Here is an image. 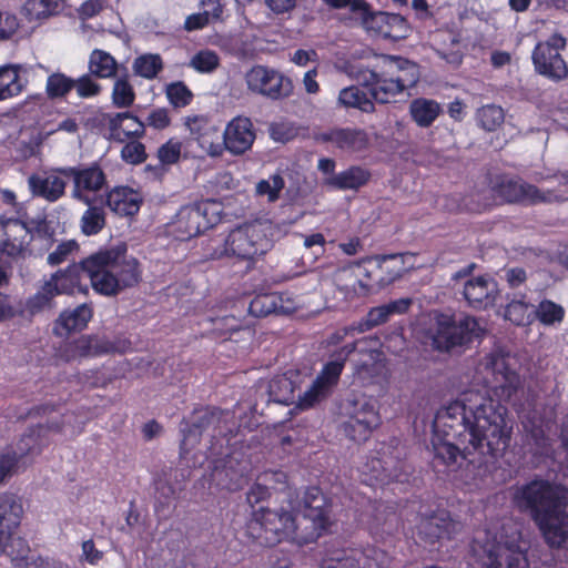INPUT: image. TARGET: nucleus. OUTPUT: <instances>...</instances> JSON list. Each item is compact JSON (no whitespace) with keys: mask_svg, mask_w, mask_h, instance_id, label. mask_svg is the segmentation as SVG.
I'll use <instances>...</instances> for the list:
<instances>
[{"mask_svg":"<svg viewBox=\"0 0 568 568\" xmlns=\"http://www.w3.org/2000/svg\"><path fill=\"white\" fill-rule=\"evenodd\" d=\"M500 557L504 558L506 568H528L529 567L526 551L519 549L518 547H516V548L508 547L503 552H500Z\"/></svg>","mask_w":568,"mask_h":568,"instance_id":"bf43d9fd","label":"nucleus"},{"mask_svg":"<svg viewBox=\"0 0 568 568\" xmlns=\"http://www.w3.org/2000/svg\"><path fill=\"white\" fill-rule=\"evenodd\" d=\"M271 136L277 142H288L297 134V129L288 122H276L270 128Z\"/></svg>","mask_w":568,"mask_h":568,"instance_id":"052dcab7","label":"nucleus"},{"mask_svg":"<svg viewBox=\"0 0 568 568\" xmlns=\"http://www.w3.org/2000/svg\"><path fill=\"white\" fill-rule=\"evenodd\" d=\"M285 187V180L281 173H274L268 179H262L255 184V195L266 197L268 203H274L281 197Z\"/></svg>","mask_w":568,"mask_h":568,"instance_id":"a18cd8bd","label":"nucleus"},{"mask_svg":"<svg viewBox=\"0 0 568 568\" xmlns=\"http://www.w3.org/2000/svg\"><path fill=\"white\" fill-rule=\"evenodd\" d=\"M105 204L119 216H134L143 204V197L130 186H114L108 191Z\"/></svg>","mask_w":568,"mask_h":568,"instance_id":"bb28decb","label":"nucleus"},{"mask_svg":"<svg viewBox=\"0 0 568 568\" xmlns=\"http://www.w3.org/2000/svg\"><path fill=\"white\" fill-rule=\"evenodd\" d=\"M78 248L75 241H65L60 243L53 252L48 255V263L52 266L67 261L68 256Z\"/></svg>","mask_w":568,"mask_h":568,"instance_id":"e2e57ef3","label":"nucleus"},{"mask_svg":"<svg viewBox=\"0 0 568 568\" xmlns=\"http://www.w3.org/2000/svg\"><path fill=\"white\" fill-rule=\"evenodd\" d=\"M121 159L131 165L142 164L148 159L145 145L138 139L125 141L121 149Z\"/></svg>","mask_w":568,"mask_h":568,"instance_id":"603ef678","label":"nucleus"},{"mask_svg":"<svg viewBox=\"0 0 568 568\" xmlns=\"http://www.w3.org/2000/svg\"><path fill=\"white\" fill-rule=\"evenodd\" d=\"M92 318V308L81 304L72 311H63L55 323V332L60 335L81 332Z\"/></svg>","mask_w":568,"mask_h":568,"instance_id":"7c9ffc66","label":"nucleus"},{"mask_svg":"<svg viewBox=\"0 0 568 568\" xmlns=\"http://www.w3.org/2000/svg\"><path fill=\"white\" fill-rule=\"evenodd\" d=\"M182 143L170 139L158 149V159L163 165H172L181 158Z\"/></svg>","mask_w":568,"mask_h":568,"instance_id":"13d9d810","label":"nucleus"},{"mask_svg":"<svg viewBox=\"0 0 568 568\" xmlns=\"http://www.w3.org/2000/svg\"><path fill=\"white\" fill-rule=\"evenodd\" d=\"M101 121L108 128V138L114 142L124 143L145 135V123L130 111L102 113Z\"/></svg>","mask_w":568,"mask_h":568,"instance_id":"aec40b11","label":"nucleus"},{"mask_svg":"<svg viewBox=\"0 0 568 568\" xmlns=\"http://www.w3.org/2000/svg\"><path fill=\"white\" fill-rule=\"evenodd\" d=\"M88 70L97 79H113L118 74L119 63L111 53L94 49L89 55Z\"/></svg>","mask_w":568,"mask_h":568,"instance_id":"473e14b6","label":"nucleus"},{"mask_svg":"<svg viewBox=\"0 0 568 568\" xmlns=\"http://www.w3.org/2000/svg\"><path fill=\"white\" fill-rule=\"evenodd\" d=\"M175 497L174 487L168 481L159 480L155 483V504L154 510L160 514L168 508Z\"/></svg>","mask_w":568,"mask_h":568,"instance_id":"6e6d98bb","label":"nucleus"},{"mask_svg":"<svg viewBox=\"0 0 568 568\" xmlns=\"http://www.w3.org/2000/svg\"><path fill=\"white\" fill-rule=\"evenodd\" d=\"M33 442V437L31 435L23 436L19 442L20 450H23L22 445L28 446L27 452H22L18 454L16 450H8L0 455V483L4 480V478L11 474V471L17 467L19 460L26 455L32 452V447H30V443Z\"/></svg>","mask_w":568,"mask_h":568,"instance_id":"de8ad7c7","label":"nucleus"},{"mask_svg":"<svg viewBox=\"0 0 568 568\" xmlns=\"http://www.w3.org/2000/svg\"><path fill=\"white\" fill-rule=\"evenodd\" d=\"M417 531L425 542L435 544L442 538H452L455 531V523L449 511L440 509L430 515L422 516L417 525Z\"/></svg>","mask_w":568,"mask_h":568,"instance_id":"393cba45","label":"nucleus"},{"mask_svg":"<svg viewBox=\"0 0 568 568\" xmlns=\"http://www.w3.org/2000/svg\"><path fill=\"white\" fill-rule=\"evenodd\" d=\"M495 366L493 393L498 400L464 393L462 399L437 410L432 439V465L437 473L456 471L473 452L497 457L509 446L513 423L503 402H510L523 383L504 361Z\"/></svg>","mask_w":568,"mask_h":568,"instance_id":"f257e3e1","label":"nucleus"},{"mask_svg":"<svg viewBox=\"0 0 568 568\" xmlns=\"http://www.w3.org/2000/svg\"><path fill=\"white\" fill-rule=\"evenodd\" d=\"M246 536L262 547H274L283 541L300 545V532L295 514L284 507L271 509L260 507L254 509L245 525Z\"/></svg>","mask_w":568,"mask_h":568,"instance_id":"423d86ee","label":"nucleus"},{"mask_svg":"<svg viewBox=\"0 0 568 568\" xmlns=\"http://www.w3.org/2000/svg\"><path fill=\"white\" fill-rule=\"evenodd\" d=\"M81 231L84 235L91 236L99 234L105 226V212L102 206L88 205V209L81 216Z\"/></svg>","mask_w":568,"mask_h":568,"instance_id":"79ce46f5","label":"nucleus"},{"mask_svg":"<svg viewBox=\"0 0 568 568\" xmlns=\"http://www.w3.org/2000/svg\"><path fill=\"white\" fill-rule=\"evenodd\" d=\"M245 80L250 91L274 101L288 98L293 92L292 80L266 65H253L246 72Z\"/></svg>","mask_w":568,"mask_h":568,"instance_id":"2eb2a0df","label":"nucleus"},{"mask_svg":"<svg viewBox=\"0 0 568 568\" xmlns=\"http://www.w3.org/2000/svg\"><path fill=\"white\" fill-rule=\"evenodd\" d=\"M143 122L145 123V128L150 126L155 130H164L171 124V118L165 108H156L149 113Z\"/></svg>","mask_w":568,"mask_h":568,"instance_id":"680f3d73","label":"nucleus"},{"mask_svg":"<svg viewBox=\"0 0 568 568\" xmlns=\"http://www.w3.org/2000/svg\"><path fill=\"white\" fill-rule=\"evenodd\" d=\"M136 94L128 72L115 77L111 91L112 104L118 109H128L134 104Z\"/></svg>","mask_w":568,"mask_h":568,"instance_id":"4c0bfd02","label":"nucleus"},{"mask_svg":"<svg viewBox=\"0 0 568 568\" xmlns=\"http://www.w3.org/2000/svg\"><path fill=\"white\" fill-rule=\"evenodd\" d=\"M332 9L349 8V11L357 18L363 10L367 9L365 0H324Z\"/></svg>","mask_w":568,"mask_h":568,"instance_id":"69168bd1","label":"nucleus"},{"mask_svg":"<svg viewBox=\"0 0 568 568\" xmlns=\"http://www.w3.org/2000/svg\"><path fill=\"white\" fill-rule=\"evenodd\" d=\"M390 558L378 548H342L327 551L320 568H386Z\"/></svg>","mask_w":568,"mask_h":568,"instance_id":"4468645a","label":"nucleus"},{"mask_svg":"<svg viewBox=\"0 0 568 568\" xmlns=\"http://www.w3.org/2000/svg\"><path fill=\"white\" fill-rule=\"evenodd\" d=\"M165 94L170 104L175 109L187 106L194 97L189 87L182 81L168 84L165 88Z\"/></svg>","mask_w":568,"mask_h":568,"instance_id":"3c124183","label":"nucleus"},{"mask_svg":"<svg viewBox=\"0 0 568 568\" xmlns=\"http://www.w3.org/2000/svg\"><path fill=\"white\" fill-rule=\"evenodd\" d=\"M463 295L470 307L486 310L497 300L498 284L489 276L473 277L465 283Z\"/></svg>","mask_w":568,"mask_h":568,"instance_id":"b1692460","label":"nucleus"},{"mask_svg":"<svg viewBox=\"0 0 568 568\" xmlns=\"http://www.w3.org/2000/svg\"><path fill=\"white\" fill-rule=\"evenodd\" d=\"M23 508L13 494H0V555L7 551L12 535L20 526Z\"/></svg>","mask_w":568,"mask_h":568,"instance_id":"5701e85b","label":"nucleus"},{"mask_svg":"<svg viewBox=\"0 0 568 568\" xmlns=\"http://www.w3.org/2000/svg\"><path fill=\"white\" fill-rule=\"evenodd\" d=\"M88 275V267L85 265V258L82 260L79 264L73 263L69 265L65 270H60L51 275L48 282H54L59 295L68 294L73 295L77 293H85L88 292L87 284H82L83 275Z\"/></svg>","mask_w":568,"mask_h":568,"instance_id":"c85d7f7f","label":"nucleus"},{"mask_svg":"<svg viewBox=\"0 0 568 568\" xmlns=\"http://www.w3.org/2000/svg\"><path fill=\"white\" fill-rule=\"evenodd\" d=\"M85 265L92 288L102 296H118L142 282L141 263L128 253L125 243L89 255Z\"/></svg>","mask_w":568,"mask_h":568,"instance_id":"7ed1b4c3","label":"nucleus"},{"mask_svg":"<svg viewBox=\"0 0 568 568\" xmlns=\"http://www.w3.org/2000/svg\"><path fill=\"white\" fill-rule=\"evenodd\" d=\"M211 21L207 12L192 13L186 17L184 21V29L186 31H195L205 28Z\"/></svg>","mask_w":568,"mask_h":568,"instance_id":"774afa93","label":"nucleus"},{"mask_svg":"<svg viewBox=\"0 0 568 568\" xmlns=\"http://www.w3.org/2000/svg\"><path fill=\"white\" fill-rule=\"evenodd\" d=\"M58 295L59 291L54 282L47 281L36 294L27 298L24 308L29 314L36 315L53 307V298Z\"/></svg>","mask_w":568,"mask_h":568,"instance_id":"e433bc0d","label":"nucleus"},{"mask_svg":"<svg viewBox=\"0 0 568 568\" xmlns=\"http://www.w3.org/2000/svg\"><path fill=\"white\" fill-rule=\"evenodd\" d=\"M356 80L368 91L374 102L385 104L415 87L419 71L417 64L407 59L388 57L379 69H359Z\"/></svg>","mask_w":568,"mask_h":568,"instance_id":"39448f33","label":"nucleus"},{"mask_svg":"<svg viewBox=\"0 0 568 568\" xmlns=\"http://www.w3.org/2000/svg\"><path fill=\"white\" fill-rule=\"evenodd\" d=\"M109 343L101 342L91 336H82L71 344L73 357H94L111 351Z\"/></svg>","mask_w":568,"mask_h":568,"instance_id":"37998d69","label":"nucleus"},{"mask_svg":"<svg viewBox=\"0 0 568 568\" xmlns=\"http://www.w3.org/2000/svg\"><path fill=\"white\" fill-rule=\"evenodd\" d=\"M566 44V38L558 32L552 33L545 41H539L531 53L535 71L554 82L566 79L568 65L560 53Z\"/></svg>","mask_w":568,"mask_h":568,"instance_id":"f8f14e48","label":"nucleus"},{"mask_svg":"<svg viewBox=\"0 0 568 568\" xmlns=\"http://www.w3.org/2000/svg\"><path fill=\"white\" fill-rule=\"evenodd\" d=\"M372 179L369 169L362 165H349L336 175L324 179V185L335 191H359Z\"/></svg>","mask_w":568,"mask_h":568,"instance_id":"cd10ccee","label":"nucleus"},{"mask_svg":"<svg viewBox=\"0 0 568 568\" xmlns=\"http://www.w3.org/2000/svg\"><path fill=\"white\" fill-rule=\"evenodd\" d=\"M225 149L234 156H240L251 150L256 134L250 118L237 115L224 129Z\"/></svg>","mask_w":568,"mask_h":568,"instance_id":"412c9836","label":"nucleus"},{"mask_svg":"<svg viewBox=\"0 0 568 568\" xmlns=\"http://www.w3.org/2000/svg\"><path fill=\"white\" fill-rule=\"evenodd\" d=\"M73 89V78H70L62 72H53L47 78L45 93L50 100L63 99Z\"/></svg>","mask_w":568,"mask_h":568,"instance_id":"c03bdc74","label":"nucleus"},{"mask_svg":"<svg viewBox=\"0 0 568 568\" xmlns=\"http://www.w3.org/2000/svg\"><path fill=\"white\" fill-rule=\"evenodd\" d=\"M317 139L325 143H332L346 153H358L369 145V135L366 130L361 128H333L322 132Z\"/></svg>","mask_w":568,"mask_h":568,"instance_id":"4be33fe9","label":"nucleus"},{"mask_svg":"<svg viewBox=\"0 0 568 568\" xmlns=\"http://www.w3.org/2000/svg\"><path fill=\"white\" fill-rule=\"evenodd\" d=\"M57 7V0H27L22 12L28 21H37L49 17Z\"/></svg>","mask_w":568,"mask_h":568,"instance_id":"09e8293b","label":"nucleus"},{"mask_svg":"<svg viewBox=\"0 0 568 568\" xmlns=\"http://www.w3.org/2000/svg\"><path fill=\"white\" fill-rule=\"evenodd\" d=\"M270 496L271 491L266 485L254 483L246 493V500L252 507H254V505L266 500Z\"/></svg>","mask_w":568,"mask_h":568,"instance_id":"338daca9","label":"nucleus"},{"mask_svg":"<svg viewBox=\"0 0 568 568\" xmlns=\"http://www.w3.org/2000/svg\"><path fill=\"white\" fill-rule=\"evenodd\" d=\"M248 312L254 317H266L272 314H291L293 307L285 305L283 294L272 292L255 295L250 302Z\"/></svg>","mask_w":568,"mask_h":568,"instance_id":"c756f323","label":"nucleus"},{"mask_svg":"<svg viewBox=\"0 0 568 568\" xmlns=\"http://www.w3.org/2000/svg\"><path fill=\"white\" fill-rule=\"evenodd\" d=\"M219 54L210 49L197 51L190 60L189 65L199 73H212L220 67Z\"/></svg>","mask_w":568,"mask_h":568,"instance_id":"8fccbe9b","label":"nucleus"},{"mask_svg":"<svg viewBox=\"0 0 568 568\" xmlns=\"http://www.w3.org/2000/svg\"><path fill=\"white\" fill-rule=\"evenodd\" d=\"M409 113L418 126L428 128L442 113V106L435 100L416 98L409 104Z\"/></svg>","mask_w":568,"mask_h":568,"instance_id":"f704fd0d","label":"nucleus"},{"mask_svg":"<svg viewBox=\"0 0 568 568\" xmlns=\"http://www.w3.org/2000/svg\"><path fill=\"white\" fill-rule=\"evenodd\" d=\"M532 307L525 293L514 294L505 307L504 317L516 326H528L534 323Z\"/></svg>","mask_w":568,"mask_h":568,"instance_id":"2f4dec72","label":"nucleus"},{"mask_svg":"<svg viewBox=\"0 0 568 568\" xmlns=\"http://www.w3.org/2000/svg\"><path fill=\"white\" fill-rule=\"evenodd\" d=\"M184 124L190 131V138L210 158H221L225 149L224 132L203 115L186 116Z\"/></svg>","mask_w":568,"mask_h":568,"instance_id":"a211bd4d","label":"nucleus"},{"mask_svg":"<svg viewBox=\"0 0 568 568\" xmlns=\"http://www.w3.org/2000/svg\"><path fill=\"white\" fill-rule=\"evenodd\" d=\"M16 14L0 11V40H9L19 29Z\"/></svg>","mask_w":568,"mask_h":568,"instance_id":"0e129e2a","label":"nucleus"},{"mask_svg":"<svg viewBox=\"0 0 568 568\" xmlns=\"http://www.w3.org/2000/svg\"><path fill=\"white\" fill-rule=\"evenodd\" d=\"M222 220L221 205L217 201L206 200L182 206L172 223L174 236L179 241H189Z\"/></svg>","mask_w":568,"mask_h":568,"instance_id":"1a4fd4ad","label":"nucleus"},{"mask_svg":"<svg viewBox=\"0 0 568 568\" xmlns=\"http://www.w3.org/2000/svg\"><path fill=\"white\" fill-rule=\"evenodd\" d=\"M29 184L32 192L50 202L58 201L65 191V181L57 175H49L45 178L32 175L29 179Z\"/></svg>","mask_w":568,"mask_h":568,"instance_id":"72a5a7b5","label":"nucleus"},{"mask_svg":"<svg viewBox=\"0 0 568 568\" xmlns=\"http://www.w3.org/2000/svg\"><path fill=\"white\" fill-rule=\"evenodd\" d=\"M272 227L267 223L255 221L233 229L223 244L214 250L212 258L232 257L247 263L252 268L257 257L272 247Z\"/></svg>","mask_w":568,"mask_h":568,"instance_id":"0eeeda50","label":"nucleus"},{"mask_svg":"<svg viewBox=\"0 0 568 568\" xmlns=\"http://www.w3.org/2000/svg\"><path fill=\"white\" fill-rule=\"evenodd\" d=\"M60 172L72 179V197L90 205L92 199L90 193H97L106 186V174L98 162L84 166H69L61 169Z\"/></svg>","mask_w":568,"mask_h":568,"instance_id":"f3484780","label":"nucleus"},{"mask_svg":"<svg viewBox=\"0 0 568 568\" xmlns=\"http://www.w3.org/2000/svg\"><path fill=\"white\" fill-rule=\"evenodd\" d=\"M481 335L483 329L475 317L465 316L456 322L453 315L439 314L436 317L433 345L437 351L449 352L457 346L471 343Z\"/></svg>","mask_w":568,"mask_h":568,"instance_id":"9d476101","label":"nucleus"},{"mask_svg":"<svg viewBox=\"0 0 568 568\" xmlns=\"http://www.w3.org/2000/svg\"><path fill=\"white\" fill-rule=\"evenodd\" d=\"M534 322L537 320L545 326L560 324L565 318V308L551 300H542L534 308Z\"/></svg>","mask_w":568,"mask_h":568,"instance_id":"ea45409f","label":"nucleus"},{"mask_svg":"<svg viewBox=\"0 0 568 568\" xmlns=\"http://www.w3.org/2000/svg\"><path fill=\"white\" fill-rule=\"evenodd\" d=\"M356 342L345 344L331 354L329 361L323 365L310 388L298 396L301 408H311L332 394L333 388L338 384L346 361L356 351Z\"/></svg>","mask_w":568,"mask_h":568,"instance_id":"6e6552de","label":"nucleus"},{"mask_svg":"<svg viewBox=\"0 0 568 568\" xmlns=\"http://www.w3.org/2000/svg\"><path fill=\"white\" fill-rule=\"evenodd\" d=\"M233 420H229V413L219 408H195L189 419L183 418L181 422V453L187 454L193 449L200 443L202 434L212 427L207 458H213L214 463L224 460L230 457V443L236 435Z\"/></svg>","mask_w":568,"mask_h":568,"instance_id":"20e7f679","label":"nucleus"},{"mask_svg":"<svg viewBox=\"0 0 568 568\" xmlns=\"http://www.w3.org/2000/svg\"><path fill=\"white\" fill-rule=\"evenodd\" d=\"M357 19L362 27L374 37L398 41L408 37L409 24L406 18L399 13L373 11L367 2V9L363 10Z\"/></svg>","mask_w":568,"mask_h":568,"instance_id":"dca6fc26","label":"nucleus"},{"mask_svg":"<svg viewBox=\"0 0 568 568\" xmlns=\"http://www.w3.org/2000/svg\"><path fill=\"white\" fill-rule=\"evenodd\" d=\"M132 70L138 77L153 80L163 70V60L158 53H144L134 59Z\"/></svg>","mask_w":568,"mask_h":568,"instance_id":"58836bf2","label":"nucleus"},{"mask_svg":"<svg viewBox=\"0 0 568 568\" xmlns=\"http://www.w3.org/2000/svg\"><path fill=\"white\" fill-rule=\"evenodd\" d=\"M381 423L378 412L369 403H365L343 425L345 435L354 442L366 440L372 430Z\"/></svg>","mask_w":568,"mask_h":568,"instance_id":"a878e982","label":"nucleus"},{"mask_svg":"<svg viewBox=\"0 0 568 568\" xmlns=\"http://www.w3.org/2000/svg\"><path fill=\"white\" fill-rule=\"evenodd\" d=\"M304 517L311 521V530L300 537V546L316 542L334 525L332 500L317 486L307 487L303 495Z\"/></svg>","mask_w":568,"mask_h":568,"instance_id":"9b49d317","label":"nucleus"},{"mask_svg":"<svg viewBox=\"0 0 568 568\" xmlns=\"http://www.w3.org/2000/svg\"><path fill=\"white\" fill-rule=\"evenodd\" d=\"M19 70L12 65L0 68V101L16 97L22 92Z\"/></svg>","mask_w":568,"mask_h":568,"instance_id":"a19ab883","label":"nucleus"},{"mask_svg":"<svg viewBox=\"0 0 568 568\" xmlns=\"http://www.w3.org/2000/svg\"><path fill=\"white\" fill-rule=\"evenodd\" d=\"M390 315L388 313V308L386 305H381L373 307L368 314L367 318L365 321H362L357 325V332L363 333L365 331H368L375 326H378L381 324L386 323L389 320Z\"/></svg>","mask_w":568,"mask_h":568,"instance_id":"4d7b16f0","label":"nucleus"},{"mask_svg":"<svg viewBox=\"0 0 568 568\" xmlns=\"http://www.w3.org/2000/svg\"><path fill=\"white\" fill-rule=\"evenodd\" d=\"M385 462L377 457H372L365 464L364 474L369 475L371 480H375L378 484H388L393 478L392 471L385 466Z\"/></svg>","mask_w":568,"mask_h":568,"instance_id":"864d4df0","label":"nucleus"},{"mask_svg":"<svg viewBox=\"0 0 568 568\" xmlns=\"http://www.w3.org/2000/svg\"><path fill=\"white\" fill-rule=\"evenodd\" d=\"M505 120L504 110L495 104H486L476 112L478 126L487 132L496 131Z\"/></svg>","mask_w":568,"mask_h":568,"instance_id":"49530a36","label":"nucleus"},{"mask_svg":"<svg viewBox=\"0 0 568 568\" xmlns=\"http://www.w3.org/2000/svg\"><path fill=\"white\" fill-rule=\"evenodd\" d=\"M93 78L94 75H91L89 72L82 74L78 79H73L74 89L79 98L91 99L98 97L102 92V85Z\"/></svg>","mask_w":568,"mask_h":568,"instance_id":"5fc2aeb1","label":"nucleus"},{"mask_svg":"<svg viewBox=\"0 0 568 568\" xmlns=\"http://www.w3.org/2000/svg\"><path fill=\"white\" fill-rule=\"evenodd\" d=\"M514 507L527 515L550 548L568 540V489L547 479L535 478L513 493Z\"/></svg>","mask_w":568,"mask_h":568,"instance_id":"f03ea898","label":"nucleus"},{"mask_svg":"<svg viewBox=\"0 0 568 568\" xmlns=\"http://www.w3.org/2000/svg\"><path fill=\"white\" fill-rule=\"evenodd\" d=\"M491 191L501 201L507 203L535 205L538 203H550L557 199L552 191H541L534 184L508 175H498L491 185Z\"/></svg>","mask_w":568,"mask_h":568,"instance_id":"ddd939ff","label":"nucleus"},{"mask_svg":"<svg viewBox=\"0 0 568 568\" xmlns=\"http://www.w3.org/2000/svg\"><path fill=\"white\" fill-rule=\"evenodd\" d=\"M33 239L30 229L19 219L0 216V252L12 260L23 258Z\"/></svg>","mask_w":568,"mask_h":568,"instance_id":"6ab92c4d","label":"nucleus"},{"mask_svg":"<svg viewBox=\"0 0 568 568\" xmlns=\"http://www.w3.org/2000/svg\"><path fill=\"white\" fill-rule=\"evenodd\" d=\"M362 88L359 84L342 89L338 94V102L345 108H354L362 112L373 113L375 112L374 100L368 91H364Z\"/></svg>","mask_w":568,"mask_h":568,"instance_id":"c9c22d12","label":"nucleus"}]
</instances>
